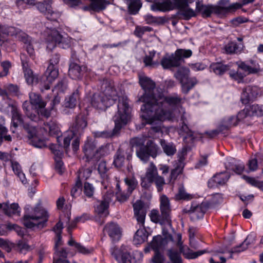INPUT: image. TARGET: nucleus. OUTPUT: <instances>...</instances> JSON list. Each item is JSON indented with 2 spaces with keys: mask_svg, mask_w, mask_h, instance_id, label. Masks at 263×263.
Returning a JSON list of instances; mask_svg holds the SVG:
<instances>
[{
  "mask_svg": "<svg viewBox=\"0 0 263 263\" xmlns=\"http://www.w3.org/2000/svg\"><path fill=\"white\" fill-rule=\"evenodd\" d=\"M21 41L25 44L26 51L30 57L33 59L35 53L33 46L34 41L25 33H22L21 36Z\"/></svg>",
  "mask_w": 263,
  "mask_h": 263,
  "instance_id": "33",
  "label": "nucleus"
},
{
  "mask_svg": "<svg viewBox=\"0 0 263 263\" xmlns=\"http://www.w3.org/2000/svg\"><path fill=\"white\" fill-rule=\"evenodd\" d=\"M184 158L183 156H180L179 157L178 160V164L174 169L171 171L169 179L170 182H174L178 175L182 173L183 168L184 167Z\"/></svg>",
  "mask_w": 263,
  "mask_h": 263,
  "instance_id": "34",
  "label": "nucleus"
},
{
  "mask_svg": "<svg viewBox=\"0 0 263 263\" xmlns=\"http://www.w3.org/2000/svg\"><path fill=\"white\" fill-rule=\"evenodd\" d=\"M67 88V82L65 80H62L60 81L55 86L53 92L56 91L57 94L63 92Z\"/></svg>",
  "mask_w": 263,
  "mask_h": 263,
  "instance_id": "56",
  "label": "nucleus"
},
{
  "mask_svg": "<svg viewBox=\"0 0 263 263\" xmlns=\"http://www.w3.org/2000/svg\"><path fill=\"white\" fill-rule=\"evenodd\" d=\"M152 30V28L148 26H137L135 28L134 34L137 37L141 38L145 32H151Z\"/></svg>",
  "mask_w": 263,
  "mask_h": 263,
  "instance_id": "53",
  "label": "nucleus"
},
{
  "mask_svg": "<svg viewBox=\"0 0 263 263\" xmlns=\"http://www.w3.org/2000/svg\"><path fill=\"white\" fill-rule=\"evenodd\" d=\"M206 209L205 204L203 203L196 205L192 204L190 211L191 218L192 219H199L202 218L206 211Z\"/></svg>",
  "mask_w": 263,
  "mask_h": 263,
  "instance_id": "32",
  "label": "nucleus"
},
{
  "mask_svg": "<svg viewBox=\"0 0 263 263\" xmlns=\"http://www.w3.org/2000/svg\"><path fill=\"white\" fill-rule=\"evenodd\" d=\"M189 0H162L151 5L154 11H168L174 9L182 8L189 3Z\"/></svg>",
  "mask_w": 263,
  "mask_h": 263,
  "instance_id": "12",
  "label": "nucleus"
},
{
  "mask_svg": "<svg viewBox=\"0 0 263 263\" xmlns=\"http://www.w3.org/2000/svg\"><path fill=\"white\" fill-rule=\"evenodd\" d=\"M175 198L177 200H181V199H191L192 198V196L189 194H187L183 186H180L179 189L178 193L176 195Z\"/></svg>",
  "mask_w": 263,
  "mask_h": 263,
  "instance_id": "55",
  "label": "nucleus"
},
{
  "mask_svg": "<svg viewBox=\"0 0 263 263\" xmlns=\"http://www.w3.org/2000/svg\"><path fill=\"white\" fill-rule=\"evenodd\" d=\"M144 19L148 24H155L160 22V17H155L150 14H147L144 16Z\"/></svg>",
  "mask_w": 263,
  "mask_h": 263,
  "instance_id": "63",
  "label": "nucleus"
},
{
  "mask_svg": "<svg viewBox=\"0 0 263 263\" xmlns=\"http://www.w3.org/2000/svg\"><path fill=\"white\" fill-rule=\"evenodd\" d=\"M42 37L49 50H52L57 46L67 49L71 46L73 42L71 37L66 34H61L59 31L50 27L48 24L42 33Z\"/></svg>",
  "mask_w": 263,
  "mask_h": 263,
  "instance_id": "6",
  "label": "nucleus"
},
{
  "mask_svg": "<svg viewBox=\"0 0 263 263\" xmlns=\"http://www.w3.org/2000/svg\"><path fill=\"white\" fill-rule=\"evenodd\" d=\"M229 74L232 79L237 81L238 83L242 82L243 79L246 76V74L244 73H241L238 70L237 71H231Z\"/></svg>",
  "mask_w": 263,
  "mask_h": 263,
  "instance_id": "57",
  "label": "nucleus"
},
{
  "mask_svg": "<svg viewBox=\"0 0 263 263\" xmlns=\"http://www.w3.org/2000/svg\"><path fill=\"white\" fill-rule=\"evenodd\" d=\"M239 68L247 74L257 73L261 71L258 63L256 61L250 60L245 62L239 61L236 63Z\"/></svg>",
  "mask_w": 263,
  "mask_h": 263,
  "instance_id": "17",
  "label": "nucleus"
},
{
  "mask_svg": "<svg viewBox=\"0 0 263 263\" xmlns=\"http://www.w3.org/2000/svg\"><path fill=\"white\" fill-rule=\"evenodd\" d=\"M242 178L249 184L263 191V180L259 181L255 178L243 175Z\"/></svg>",
  "mask_w": 263,
  "mask_h": 263,
  "instance_id": "49",
  "label": "nucleus"
},
{
  "mask_svg": "<svg viewBox=\"0 0 263 263\" xmlns=\"http://www.w3.org/2000/svg\"><path fill=\"white\" fill-rule=\"evenodd\" d=\"M243 48L242 43L237 44L235 42H230L226 45L224 49L227 53H240Z\"/></svg>",
  "mask_w": 263,
  "mask_h": 263,
  "instance_id": "35",
  "label": "nucleus"
},
{
  "mask_svg": "<svg viewBox=\"0 0 263 263\" xmlns=\"http://www.w3.org/2000/svg\"><path fill=\"white\" fill-rule=\"evenodd\" d=\"M0 209H2L4 213L9 216L14 214L20 215L21 212L18 204L15 203L11 204L7 203H0Z\"/></svg>",
  "mask_w": 263,
  "mask_h": 263,
  "instance_id": "28",
  "label": "nucleus"
},
{
  "mask_svg": "<svg viewBox=\"0 0 263 263\" xmlns=\"http://www.w3.org/2000/svg\"><path fill=\"white\" fill-rule=\"evenodd\" d=\"M139 83L144 91L139 101L144 103L141 107L140 117L143 124L156 125L152 130L159 132L161 122L173 120L184 109L181 106L185 99L177 94L165 96L161 90L155 88V83L145 76L139 77Z\"/></svg>",
  "mask_w": 263,
  "mask_h": 263,
  "instance_id": "1",
  "label": "nucleus"
},
{
  "mask_svg": "<svg viewBox=\"0 0 263 263\" xmlns=\"http://www.w3.org/2000/svg\"><path fill=\"white\" fill-rule=\"evenodd\" d=\"M161 214L157 210H153L150 213V218L152 221L156 223L162 224H171V208L168 198L164 195L160 197Z\"/></svg>",
  "mask_w": 263,
  "mask_h": 263,
  "instance_id": "8",
  "label": "nucleus"
},
{
  "mask_svg": "<svg viewBox=\"0 0 263 263\" xmlns=\"http://www.w3.org/2000/svg\"><path fill=\"white\" fill-rule=\"evenodd\" d=\"M5 120L2 117H0V146L2 144L3 139L7 141H11L12 138L10 135H6L7 130L4 126Z\"/></svg>",
  "mask_w": 263,
  "mask_h": 263,
  "instance_id": "43",
  "label": "nucleus"
},
{
  "mask_svg": "<svg viewBox=\"0 0 263 263\" xmlns=\"http://www.w3.org/2000/svg\"><path fill=\"white\" fill-rule=\"evenodd\" d=\"M16 4L18 7L23 4L30 6L36 5L37 9L44 13L46 18L50 21H56L61 15L59 12L53 11L51 5L46 2L36 3L35 0H16Z\"/></svg>",
  "mask_w": 263,
  "mask_h": 263,
  "instance_id": "9",
  "label": "nucleus"
},
{
  "mask_svg": "<svg viewBox=\"0 0 263 263\" xmlns=\"http://www.w3.org/2000/svg\"><path fill=\"white\" fill-rule=\"evenodd\" d=\"M83 152L86 157L87 160L88 161L94 156L95 153L96 152L94 144L87 140L84 144Z\"/></svg>",
  "mask_w": 263,
  "mask_h": 263,
  "instance_id": "39",
  "label": "nucleus"
},
{
  "mask_svg": "<svg viewBox=\"0 0 263 263\" xmlns=\"http://www.w3.org/2000/svg\"><path fill=\"white\" fill-rule=\"evenodd\" d=\"M160 64L164 69H170L180 65L175 54H165L161 59Z\"/></svg>",
  "mask_w": 263,
  "mask_h": 263,
  "instance_id": "27",
  "label": "nucleus"
},
{
  "mask_svg": "<svg viewBox=\"0 0 263 263\" xmlns=\"http://www.w3.org/2000/svg\"><path fill=\"white\" fill-rule=\"evenodd\" d=\"M79 98L78 90L74 92L68 98L65 99V105L66 107L73 108L76 106L77 100Z\"/></svg>",
  "mask_w": 263,
  "mask_h": 263,
  "instance_id": "45",
  "label": "nucleus"
},
{
  "mask_svg": "<svg viewBox=\"0 0 263 263\" xmlns=\"http://www.w3.org/2000/svg\"><path fill=\"white\" fill-rule=\"evenodd\" d=\"M44 75L46 78V83L44 85V89L48 90L50 87V85L54 81L59 75L58 69L54 65H49Z\"/></svg>",
  "mask_w": 263,
  "mask_h": 263,
  "instance_id": "23",
  "label": "nucleus"
},
{
  "mask_svg": "<svg viewBox=\"0 0 263 263\" xmlns=\"http://www.w3.org/2000/svg\"><path fill=\"white\" fill-rule=\"evenodd\" d=\"M190 72L189 68L180 67L174 74L176 79L180 81L181 91L184 94H187L197 83L195 78H189Z\"/></svg>",
  "mask_w": 263,
  "mask_h": 263,
  "instance_id": "10",
  "label": "nucleus"
},
{
  "mask_svg": "<svg viewBox=\"0 0 263 263\" xmlns=\"http://www.w3.org/2000/svg\"><path fill=\"white\" fill-rule=\"evenodd\" d=\"M259 90L256 86H248L242 91L241 100L243 104L254 99L258 95Z\"/></svg>",
  "mask_w": 263,
  "mask_h": 263,
  "instance_id": "24",
  "label": "nucleus"
},
{
  "mask_svg": "<svg viewBox=\"0 0 263 263\" xmlns=\"http://www.w3.org/2000/svg\"><path fill=\"white\" fill-rule=\"evenodd\" d=\"M159 148L152 140H149L143 148L138 149L136 152L137 156L143 162L146 163L149 157H157Z\"/></svg>",
  "mask_w": 263,
  "mask_h": 263,
  "instance_id": "13",
  "label": "nucleus"
},
{
  "mask_svg": "<svg viewBox=\"0 0 263 263\" xmlns=\"http://www.w3.org/2000/svg\"><path fill=\"white\" fill-rule=\"evenodd\" d=\"M29 97L30 102L25 101L23 104V109L28 118L35 121L39 118L37 114L46 118L50 116V110L45 108L46 103L39 93L31 91Z\"/></svg>",
  "mask_w": 263,
  "mask_h": 263,
  "instance_id": "4",
  "label": "nucleus"
},
{
  "mask_svg": "<svg viewBox=\"0 0 263 263\" xmlns=\"http://www.w3.org/2000/svg\"><path fill=\"white\" fill-rule=\"evenodd\" d=\"M0 95L3 97L5 101L1 105V109L6 114H11L12 126L14 128L18 126H23L26 128L28 130L29 143L33 146L37 148L46 146L47 138L39 136V134H36L37 129L35 126H31L30 127L28 125L24 123L15 102L8 98L7 91L0 88Z\"/></svg>",
  "mask_w": 263,
  "mask_h": 263,
  "instance_id": "3",
  "label": "nucleus"
},
{
  "mask_svg": "<svg viewBox=\"0 0 263 263\" xmlns=\"http://www.w3.org/2000/svg\"><path fill=\"white\" fill-rule=\"evenodd\" d=\"M87 121L84 116L78 115L73 123L71 129L67 131L64 138V146L67 150L69 148L71 140L74 136L80 135L83 129L87 126Z\"/></svg>",
  "mask_w": 263,
  "mask_h": 263,
  "instance_id": "11",
  "label": "nucleus"
},
{
  "mask_svg": "<svg viewBox=\"0 0 263 263\" xmlns=\"http://www.w3.org/2000/svg\"><path fill=\"white\" fill-rule=\"evenodd\" d=\"M142 7L140 0H130L128 5V9L130 14H136Z\"/></svg>",
  "mask_w": 263,
  "mask_h": 263,
  "instance_id": "48",
  "label": "nucleus"
},
{
  "mask_svg": "<svg viewBox=\"0 0 263 263\" xmlns=\"http://www.w3.org/2000/svg\"><path fill=\"white\" fill-rule=\"evenodd\" d=\"M249 110L252 116H263V105L253 104L249 106Z\"/></svg>",
  "mask_w": 263,
  "mask_h": 263,
  "instance_id": "51",
  "label": "nucleus"
},
{
  "mask_svg": "<svg viewBox=\"0 0 263 263\" xmlns=\"http://www.w3.org/2000/svg\"><path fill=\"white\" fill-rule=\"evenodd\" d=\"M84 69V67L80 66L76 63H71L69 68V76L72 79H80L82 77L83 71Z\"/></svg>",
  "mask_w": 263,
  "mask_h": 263,
  "instance_id": "31",
  "label": "nucleus"
},
{
  "mask_svg": "<svg viewBox=\"0 0 263 263\" xmlns=\"http://www.w3.org/2000/svg\"><path fill=\"white\" fill-rule=\"evenodd\" d=\"M13 244L10 242L4 240V239L0 238V248L5 250L8 252L11 251Z\"/></svg>",
  "mask_w": 263,
  "mask_h": 263,
  "instance_id": "62",
  "label": "nucleus"
},
{
  "mask_svg": "<svg viewBox=\"0 0 263 263\" xmlns=\"http://www.w3.org/2000/svg\"><path fill=\"white\" fill-rule=\"evenodd\" d=\"M112 194H109L107 197H103V200L98 201L95 205V210L100 216H106L108 214V208L111 201Z\"/></svg>",
  "mask_w": 263,
  "mask_h": 263,
  "instance_id": "20",
  "label": "nucleus"
},
{
  "mask_svg": "<svg viewBox=\"0 0 263 263\" xmlns=\"http://www.w3.org/2000/svg\"><path fill=\"white\" fill-rule=\"evenodd\" d=\"M255 241L254 237L252 235H250L247 236L244 241L239 246L233 249L234 252H240L246 250L249 245L254 243Z\"/></svg>",
  "mask_w": 263,
  "mask_h": 263,
  "instance_id": "40",
  "label": "nucleus"
},
{
  "mask_svg": "<svg viewBox=\"0 0 263 263\" xmlns=\"http://www.w3.org/2000/svg\"><path fill=\"white\" fill-rule=\"evenodd\" d=\"M44 130L50 136H58L60 133L59 125L54 120H50L44 123Z\"/></svg>",
  "mask_w": 263,
  "mask_h": 263,
  "instance_id": "30",
  "label": "nucleus"
},
{
  "mask_svg": "<svg viewBox=\"0 0 263 263\" xmlns=\"http://www.w3.org/2000/svg\"><path fill=\"white\" fill-rule=\"evenodd\" d=\"M98 172L103 179L102 183L103 185L105 184V182L108 180V176L107 174V168L106 167V164L105 161H101L99 162L98 167Z\"/></svg>",
  "mask_w": 263,
  "mask_h": 263,
  "instance_id": "42",
  "label": "nucleus"
},
{
  "mask_svg": "<svg viewBox=\"0 0 263 263\" xmlns=\"http://www.w3.org/2000/svg\"><path fill=\"white\" fill-rule=\"evenodd\" d=\"M158 170L154 163L151 162L146 169L145 177L150 181H153L158 176Z\"/></svg>",
  "mask_w": 263,
  "mask_h": 263,
  "instance_id": "41",
  "label": "nucleus"
},
{
  "mask_svg": "<svg viewBox=\"0 0 263 263\" xmlns=\"http://www.w3.org/2000/svg\"><path fill=\"white\" fill-rule=\"evenodd\" d=\"M154 182L156 186L158 192H161L163 189V186L165 184V180L163 177L158 176L155 179Z\"/></svg>",
  "mask_w": 263,
  "mask_h": 263,
  "instance_id": "58",
  "label": "nucleus"
},
{
  "mask_svg": "<svg viewBox=\"0 0 263 263\" xmlns=\"http://www.w3.org/2000/svg\"><path fill=\"white\" fill-rule=\"evenodd\" d=\"M104 88L103 91L93 95L91 104L95 108L103 110L112 105L119 98L118 111L113 118L115 124L114 129L115 134L121 128L122 125H125L130 119L128 101L126 96L119 97L117 90L110 84L107 85L104 84L102 89Z\"/></svg>",
  "mask_w": 263,
  "mask_h": 263,
  "instance_id": "2",
  "label": "nucleus"
},
{
  "mask_svg": "<svg viewBox=\"0 0 263 263\" xmlns=\"http://www.w3.org/2000/svg\"><path fill=\"white\" fill-rule=\"evenodd\" d=\"M112 241L119 240L121 237V231L119 226L115 223L111 222L106 225L104 229Z\"/></svg>",
  "mask_w": 263,
  "mask_h": 263,
  "instance_id": "25",
  "label": "nucleus"
},
{
  "mask_svg": "<svg viewBox=\"0 0 263 263\" xmlns=\"http://www.w3.org/2000/svg\"><path fill=\"white\" fill-rule=\"evenodd\" d=\"M133 208L135 217L139 224V228L134 237V242L136 245H139L145 241L148 237V233L144 227L146 210L144 203L141 200L136 201Z\"/></svg>",
  "mask_w": 263,
  "mask_h": 263,
  "instance_id": "7",
  "label": "nucleus"
},
{
  "mask_svg": "<svg viewBox=\"0 0 263 263\" xmlns=\"http://www.w3.org/2000/svg\"><path fill=\"white\" fill-rule=\"evenodd\" d=\"M24 210L25 214L23 217V223L26 228H42L46 225L49 216L46 209L39 205L32 208L29 205H27Z\"/></svg>",
  "mask_w": 263,
  "mask_h": 263,
  "instance_id": "5",
  "label": "nucleus"
},
{
  "mask_svg": "<svg viewBox=\"0 0 263 263\" xmlns=\"http://www.w3.org/2000/svg\"><path fill=\"white\" fill-rule=\"evenodd\" d=\"M3 71L0 72V77L6 76L9 72V70L11 66V63L8 61H5L1 63Z\"/></svg>",
  "mask_w": 263,
  "mask_h": 263,
  "instance_id": "61",
  "label": "nucleus"
},
{
  "mask_svg": "<svg viewBox=\"0 0 263 263\" xmlns=\"http://www.w3.org/2000/svg\"><path fill=\"white\" fill-rule=\"evenodd\" d=\"M23 57L24 55H21V59L26 82L28 85H33L37 82V76L34 74L32 70L28 67L27 62L23 60Z\"/></svg>",
  "mask_w": 263,
  "mask_h": 263,
  "instance_id": "21",
  "label": "nucleus"
},
{
  "mask_svg": "<svg viewBox=\"0 0 263 263\" xmlns=\"http://www.w3.org/2000/svg\"><path fill=\"white\" fill-rule=\"evenodd\" d=\"M162 122H161V130L160 132H156L153 131L152 127L153 126H156V125H152L149 124L151 125V128L146 136H142L141 137H135L130 140V144L132 147L136 148V152L137 150L141 148H143L145 147L144 144L145 142L146 137L152 138H156L159 137V134H162Z\"/></svg>",
  "mask_w": 263,
  "mask_h": 263,
  "instance_id": "14",
  "label": "nucleus"
},
{
  "mask_svg": "<svg viewBox=\"0 0 263 263\" xmlns=\"http://www.w3.org/2000/svg\"><path fill=\"white\" fill-rule=\"evenodd\" d=\"M184 118V115H182L181 116V120L182 121V124L180 129L179 134L182 135L183 133L186 134V136L185 137V139H187V137H189V138H191V139L192 140L194 138V137H193V133L189 129L188 126L185 123Z\"/></svg>",
  "mask_w": 263,
  "mask_h": 263,
  "instance_id": "50",
  "label": "nucleus"
},
{
  "mask_svg": "<svg viewBox=\"0 0 263 263\" xmlns=\"http://www.w3.org/2000/svg\"><path fill=\"white\" fill-rule=\"evenodd\" d=\"M68 244L70 246L74 247L76 250L79 253L84 255H89L94 252V248L92 247H86L82 244L77 242L72 239H70Z\"/></svg>",
  "mask_w": 263,
  "mask_h": 263,
  "instance_id": "26",
  "label": "nucleus"
},
{
  "mask_svg": "<svg viewBox=\"0 0 263 263\" xmlns=\"http://www.w3.org/2000/svg\"><path fill=\"white\" fill-rule=\"evenodd\" d=\"M192 52L190 49H179L177 50L175 52V55L176 59L178 60V63L180 64L181 61L183 58H187L192 55Z\"/></svg>",
  "mask_w": 263,
  "mask_h": 263,
  "instance_id": "46",
  "label": "nucleus"
},
{
  "mask_svg": "<svg viewBox=\"0 0 263 263\" xmlns=\"http://www.w3.org/2000/svg\"><path fill=\"white\" fill-rule=\"evenodd\" d=\"M125 182L126 184L128 186V192H129V194H131L133 190H134L138 182L135 179V177H130V178H125Z\"/></svg>",
  "mask_w": 263,
  "mask_h": 263,
  "instance_id": "52",
  "label": "nucleus"
},
{
  "mask_svg": "<svg viewBox=\"0 0 263 263\" xmlns=\"http://www.w3.org/2000/svg\"><path fill=\"white\" fill-rule=\"evenodd\" d=\"M164 261V256L160 252H155V255L152 258L151 262L152 263H163Z\"/></svg>",
  "mask_w": 263,
  "mask_h": 263,
  "instance_id": "64",
  "label": "nucleus"
},
{
  "mask_svg": "<svg viewBox=\"0 0 263 263\" xmlns=\"http://www.w3.org/2000/svg\"><path fill=\"white\" fill-rule=\"evenodd\" d=\"M156 53L155 51L152 50L149 52L148 54L145 55L143 59V62L146 66L155 68L159 65V62L158 61H153Z\"/></svg>",
  "mask_w": 263,
  "mask_h": 263,
  "instance_id": "38",
  "label": "nucleus"
},
{
  "mask_svg": "<svg viewBox=\"0 0 263 263\" xmlns=\"http://www.w3.org/2000/svg\"><path fill=\"white\" fill-rule=\"evenodd\" d=\"M225 167L227 170L232 171L235 174L240 175L245 171V164L239 160L230 157L227 159Z\"/></svg>",
  "mask_w": 263,
  "mask_h": 263,
  "instance_id": "19",
  "label": "nucleus"
},
{
  "mask_svg": "<svg viewBox=\"0 0 263 263\" xmlns=\"http://www.w3.org/2000/svg\"><path fill=\"white\" fill-rule=\"evenodd\" d=\"M2 227L8 230H14L19 235L22 236L24 234L23 231L17 224L7 223V224L3 225Z\"/></svg>",
  "mask_w": 263,
  "mask_h": 263,
  "instance_id": "60",
  "label": "nucleus"
},
{
  "mask_svg": "<svg viewBox=\"0 0 263 263\" xmlns=\"http://www.w3.org/2000/svg\"><path fill=\"white\" fill-rule=\"evenodd\" d=\"M229 178L230 175L227 172L216 174L208 181V187L215 188L218 186L223 185L227 183Z\"/></svg>",
  "mask_w": 263,
  "mask_h": 263,
  "instance_id": "18",
  "label": "nucleus"
},
{
  "mask_svg": "<svg viewBox=\"0 0 263 263\" xmlns=\"http://www.w3.org/2000/svg\"><path fill=\"white\" fill-rule=\"evenodd\" d=\"M160 143L163 152L166 155L171 156L175 154L176 148L173 143L167 142L164 140L162 139L160 140Z\"/></svg>",
  "mask_w": 263,
  "mask_h": 263,
  "instance_id": "36",
  "label": "nucleus"
},
{
  "mask_svg": "<svg viewBox=\"0 0 263 263\" xmlns=\"http://www.w3.org/2000/svg\"><path fill=\"white\" fill-rule=\"evenodd\" d=\"M238 124V118L235 116H231L225 118L221 122L219 127V130H213L210 132H206L210 137L212 138L217 135L220 132L226 129H229L230 128L237 125Z\"/></svg>",
  "mask_w": 263,
  "mask_h": 263,
  "instance_id": "15",
  "label": "nucleus"
},
{
  "mask_svg": "<svg viewBox=\"0 0 263 263\" xmlns=\"http://www.w3.org/2000/svg\"><path fill=\"white\" fill-rule=\"evenodd\" d=\"M91 4L90 8L91 10L99 12L105 9L106 6L109 4L108 1L106 0H90Z\"/></svg>",
  "mask_w": 263,
  "mask_h": 263,
  "instance_id": "37",
  "label": "nucleus"
},
{
  "mask_svg": "<svg viewBox=\"0 0 263 263\" xmlns=\"http://www.w3.org/2000/svg\"><path fill=\"white\" fill-rule=\"evenodd\" d=\"M187 5L188 4L184 7L180 8V9H182L180 14L185 20H189L191 17L195 16L196 15V13L194 10L191 8H186V7Z\"/></svg>",
  "mask_w": 263,
  "mask_h": 263,
  "instance_id": "54",
  "label": "nucleus"
},
{
  "mask_svg": "<svg viewBox=\"0 0 263 263\" xmlns=\"http://www.w3.org/2000/svg\"><path fill=\"white\" fill-rule=\"evenodd\" d=\"M211 68L216 74H222L230 69V66L224 65L221 63H213L211 65Z\"/></svg>",
  "mask_w": 263,
  "mask_h": 263,
  "instance_id": "44",
  "label": "nucleus"
},
{
  "mask_svg": "<svg viewBox=\"0 0 263 263\" xmlns=\"http://www.w3.org/2000/svg\"><path fill=\"white\" fill-rule=\"evenodd\" d=\"M22 32L20 29L12 26H2L0 27V37L2 35H15L21 40V36Z\"/></svg>",
  "mask_w": 263,
  "mask_h": 263,
  "instance_id": "29",
  "label": "nucleus"
},
{
  "mask_svg": "<svg viewBox=\"0 0 263 263\" xmlns=\"http://www.w3.org/2000/svg\"><path fill=\"white\" fill-rule=\"evenodd\" d=\"M196 11L203 17H208L217 12V7L212 5H204L202 2H196Z\"/></svg>",
  "mask_w": 263,
  "mask_h": 263,
  "instance_id": "22",
  "label": "nucleus"
},
{
  "mask_svg": "<svg viewBox=\"0 0 263 263\" xmlns=\"http://www.w3.org/2000/svg\"><path fill=\"white\" fill-rule=\"evenodd\" d=\"M84 192L87 197H90L93 195L95 188L92 184L88 182H85L84 185Z\"/></svg>",
  "mask_w": 263,
  "mask_h": 263,
  "instance_id": "59",
  "label": "nucleus"
},
{
  "mask_svg": "<svg viewBox=\"0 0 263 263\" xmlns=\"http://www.w3.org/2000/svg\"><path fill=\"white\" fill-rule=\"evenodd\" d=\"M124 152L122 148H119L115 156L114 163L117 167H121L124 161Z\"/></svg>",
  "mask_w": 263,
  "mask_h": 263,
  "instance_id": "47",
  "label": "nucleus"
},
{
  "mask_svg": "<svg viewBox=\"0 0 263 263\" xmlns=\"http://www.w3.org/2000/svg\"><path fill=\"white\" fill-rule=\"evenodd\" d=\"M110 252L118 263H130L131 256L126 247L122 246L120 249L111 248Z\"/></svg>",
  "mask_w": 263,
  "mask_h": 263,
  "instance_id": "16",
  "label": "nucleus"
}]
</instances>
